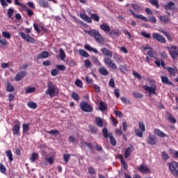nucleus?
<instances>
[{"label":"nucleus","mask_w":178,"mask_h":178,"mask_svg":"<svg viewBox=\"0 0 178 178\" xmlns=\"http://www.w3.org/2000/svg\"><path fill=\"white\" fill-rule=\"evenodd\" d=\"M45 161H47V162H48L49 163V165H52L54 163V162H55V160L51 156L46 157Z\"/></svg>","instance_id":"57"},{"label":"nucleus","mask_w":178,"mask_h":178,"mask_svg":"<svg viewBox=\"0 0 178 178\" xmlns=\"http://www.w3.org/2000/svg\"><path fill=\"white\" fill-rule=\"evenodd\" d=\"M99 110L100 111H106V109H108V106L106 104V103L105 102H100V103H99Z\"/></svg>","instance_id":"34"},{"label":"nucleus","mask_w":178,"mask_h":178,"mask_svg":"<svg viewBox=\"0 0 178 178\" xmlns=\"http://www.w3.org/2000/svg\"><path fill=\"white\" fill-rule=\"evenodd\" d=\"M0 172L1 173H6V167L2 163H0Z\"/></svg>","instance_id":"54"},{"label":"nucleus","mask_w":178,"mask_h":178,"mask_svg":"<svg viewBox=\"0 0 178 178\" xmlns=\"http://www.w3.org/2000/svg\"><path fill=\"white\" fill-rule=\"evenodd\" d=\"M29 124H22V131L24 134L27 133V131H29Z\"/></svg>","instance_id":"43"},{"label":"nucleus","mask_w":178,"mask_h":178,"mask_svg":"<svg viewBox=\"0 0 178 178\" xmlns=\"http://www.w3.org/2000/svg\"><path fill=\"white\" fill-rule=\"evenodd\" d=\"M140 34H141V35L145 37V38H151V34L146 33L145 31H141Z\"/></svg>","instance_id":"56"},{"label":"nucleus","mask_w":178,"mask_h":178,"mask_svg":"<svg viewBox=\"0 0 178 178\" xmlns=\"http://www.w3.org/2000/svg\"><path fill=\"white\" fill-rule=\"evenodd\" d=\"M19 35L22 38V40H24V41H26V42H29L30 44H35V39L24 33V32H20Z\"/></svg>","instance_id":"8"},{"label":"nucleus","mask_w":178,"mask_h":178,"mask_svg":"<svg viewBox=\"0 0 178 178\" xmlns=\"http://www.w3.org/2000/svg\"><path fill=\"white\" fill-rule=\"evenodd\" d=\"M120 160L121 165L123 166L124 170H127V169H129V166L127 165V163H126V161H124V159L122 155L120 156Z\"/></svg>","instance_id":"25"},{"label":"nucleus","mask_w":178,"mask_h":178,"mask_svg":"<svg viewBox=\"0 0 178 178\" xmlns=\"http://www.w3.org/2000/svg\"><path fill=\"white\" fill-rule=\"evenodd\" d=\"M149 2L152 5L155 6V8H156V9H159V2L158 1V0H149Z\"/></svg>","instance_id":"41"},{"label":"nucleus","mask_w":178,"mask_h":178,"mask_svg":"<svg viewBox=\"0 0 178 178\" xmlns=\"http://www.w3.org/2000/svg\"><path fill=\"white\" fill-rule=\"evenodd\" d=\"M88 173L90 174L91 175H95V168H92V167H89L88 168Z\"/></svg>","instance_id":"60"},{"label":"nucleus","mask_w":178,"mask_h":178,"mask_svg":"<svg viewBox=\"0 0 178 178\" xmlns=\"http://www.w3.org/2000/svg\"><path fill=\"white\" fill-rule=\"evenodd\" d=\"M167 70L170 73L171 76H176V72H177V69H175L173 67H168Z\"/></svg>","instance_id":"40"},{"label":"nucleus","mask_w":178,"mask_h":178,"mask_svg":"<svg viewBox=\"0 0 178 178\" xmlns=\"http://www.w3.org/2000/svg\"><path fill=\"white\" fill-rule=\"evenodd\" d=\"M135 134L136 136H137V137H140V138H143L144 137V131H143L142 130H140L138 129H135L134 130Z\"/></svg>","instance_id":"30"},{"label":"nucleus","mask_w":178,"mask_h":178,"mask_svg":"<svg viewBox=\"0 0 178 178\" xmlns=\"http://www.w3.org/2000/svg\"><path fill=\"white\" fill-rule=\"evenodd\" d=\"M147 55L150 58H154V59L156 58V57H155V51H153L152 49H151L149 51H147Z\"/></svg>","instance_id":"59"},{"label":"nucleus","mask_w":178,"mask_h":178,"mask_svg":"<svg viewBox=\"0 0 178 178\" xmlns=\"http://www.w3.org/2000/svg\"><path fill=\"white\" fill-rule=\"evenodd\" d=\"M161 81L163 84H166L167 86H173V83L169 80L168 76H161Z\"/></svg>","instance_id":"21"},{"label":"nucleus","mask_w":178,"mask_h":178,"mask_svg":"<svg viewBox=\"0 0 178 178\" xmlns=\"http://www.w3.org/2000/svg\"><path fill=\"white\" fill-rule=\"evenodd\" d=\"M154 134L161 138H164V137H168V135L163 131H161L159 129H154Z\"/></svg>","instance_id":"17"},{"label":"nucleus","mask_w":178,"mask_h":178,"mask_svg":"<svg viewBox=\"0 0 178 178\" xmlns=\"http://www.w3.org/2000/svg\"><path fill=\"white\" fill-rule=\"evenodd\" d=\"M131 152H133L131 147H127L124 152V158L127 159L129 156H130V154H131Z\"/></svg>","instance_id":"38"},{"label":"nucleus","mask_w":178,"mask_h":178,"mask_svg":"<svg viewBox=\"0 0 178 178\" xmlns=\"http://www.w3.org/2000/svg\"><path fill=\"white\" fill-rule=\"evenodd\" d=\"M164 9L165 10H171L173 11L175 9H176V5L175 4V2L173 1H169L166 3V5L164 6Z\"/></svg>","instance_id":"14"},{"label":"nucleus","mask_w":178,"mask_h":178,"mask_svg":"<svg viewBox=\"0 0 178 178\" xmlns=\"http://www.w3.org/2000/svg\"><path fill=\"white\" fill-rule=\"evenodd\" d=\"M81 145H83V147H88V148L89 149H92V143H88L84 140H82L81 142Z\"/></svg>","instance_id":"37"},{"label":"nucleus","mask_w":178,"mask_h":178,"mask_svg":"<svg viewBox=\"0 0 178 178\" xmlns=\"http://www.w3.org/2000/svg\"><path fill=\"white\" fill-rule=\"evenodd\" d=\"M17 124L13 127V134L14 136H20V122L16 120Z\"/></svg>","instance_id":"11"},{"label":"nucleus","mask_w":178,"mask_h":178,"mask_svg":"<svg viewBox=\"0 0 178 178\" xmlns=\"http://www.w3.org/2000/svg\"><path fill=\"white\" fill-rule=\"evenodd\" d=\"M47 134H51V136H58L59 134V131L57 129H54L47 131Z\"/></svg>","instance_id":"42"},{"label":"nucleus","mask_w":178,"mask_h":178,"mask_svg":"<svg viewBox=\"0 0 178 178\" xmlns=\"http://www.w3.org/2000/svg\"><path fill=\"white\" fill-rule=\"evenodd\" d=\"M13 10L12 8H8V13H7V16L8 19H12V16H13Z\"/></svg>","instance_id":"47"},{"label":"nucleus","mask_w":178,"mask_h":178,"mask_svg":"<svg viewBox=\"0 0 178 178\" xmlns=\"http://www.w3.org/2000/svg\"><path fill=\"white\" fill-rule=\"evenodd\" d=\"M45 94L49 95L51 98H54V97H56L57 94H59V89L52 82H48Z\"/></svg>","instance_id":"3"},{"label":"nucleus","mask_w":178,"mask_h":178,"mask_svg":"<svg viewBox=\"0 0 178 178\" xmlns=\"http://www.w3.org/2000/svg\"><path fill=\"white\" fill-rule=\"evenodd\" d=\"M170 54L172 59H176L178 57V54L176 51H170Z\"/></svg>","instance_id":"64"},{"label":"nucleus","mask_w":178,"mask_h":178,"mask_svg":"<svg viewBox=\"0 0 178 178\" xmlns=\"http://www.w3.org/2000/svg\"><path fill=\"white\" fill-rule=\"evenodd\" d=\"M100 29L101 30H102L103 31H104V33H111V27L109 26V25H108V24L106 23H103L102 24L100 25Z\"/></svg>","instance_id":"20"},{"label":"nucleus","mask_w":178,"mask_h":178,"mask_svg":"<svg viewBox=\"0 0 178 178\" xmlns=\"http://www.w3.org/2000/svg\"><path fill=\"white\" fill-rule=\"evenodd\" d=\"M2 35L4 37V38H8V40L10 39V33L9 32L3 31Z\"/></svg>","instance_id":"58"},{"label":"nucleus","mask_w":178,"mask_h":178,"mask_svg":"<svg viewBox=\"0 0 178 178\" xmlns=\"http://www.w3.org/2000/svg\"><path fill=\"white\" fill-rule=\"evenodd\" d=\"M89 129L92 134H97V129L94 125H89Z\"/></svg>","instance_id":"44"},{"label":"nucleus","mask_w":178,"mask_h":178,"mask_svg":"<svg viewBox=\"0 0 178 178\" xmlns=\"http://www.w3.org/2000/svg\"><path fill=\"white\" fill-rule=\"evenodd\" d=\"M79 17H81V19H82V20H83L86 23H92V20H95V22H99V19H101L99 16L96 13H91L90 17H88L87 14L80 13Z\"/></svg>","instance_id":"4"},{"label":"nucleus","mask_w":178,"mask_h":178,"mask_svg":"<svg viewBox=\"0 0 178 178\" xmlns=\"http://www.w3.org/2000/svg\"><path fill=\"white\" fill-rule=\"evenodd\" d=\"M56 67L58 70H61V72H65V70H66V66H65L63 65H56Z\"/></svg>","instance_id":"48"},{"label":"nucleus","mask_w":178,"mask_h":178,"mask_svg":"<svg viewBox=\"0 0 178 178\" xmlns=\"http://www.w3.org/2000/svg\"><path fill=\"white\" fill-rule=\"evenodd\" d=\"M102 133L104 138H109L110 140V143L113 145V147H115L117 142L116 139L113 137V134L112 133L109 132L108 133V129L104 128L102 129Z\"/></svg>","instance_id":"6"},{"label":"nucleus","mask_w":178,"mask_h":178,"mask_svg":"<svg viewBox=\"0 0 178 178\" xmlns=\"http://www.w3.org/2000/svg\"><path fill=\"white\" fill-rule=\"evenodd\" d=\"M144 90L149 92V94H156V86L153 85L152 87L145 86H143Z\"/></svg>","instance_id":"16"},{"label":"nucleus","mask_w":178,"mask_h":178,"mask_svg":"<svg viewBox=\"0 0 178 178\" xmlns=\"http://www.w3.org/2000/svg\"><path fill=\"white\" fill-rule=\"evenodd\" d=\"M86 81L88 83V84H93L94 83V80L90 76H86Z\"/></svg>","instance_id":"61"},{"label":"nucleus","mask_w":178,"mask_h":178,"mask_svg":"<svg viewBox=\"0 0 178 178\" xmlns=\"http://www.w3.org/2000/svg\"><path fill=\"white\" fill-rule=\"evenodd\" d=\"M80 108L83 112L87 113L92 112L93 111L92 106H91V105L84 101L80 103Z\"/></svg>","instance_id":"7"},{"label":"nucleus","mask_w":178,"mask_h":178,"mask_svg":"<svg viewBox=\"0 0 178 178\" xmlns=\"http://www.w3.org/2000/svg\"><path fill=\"white\" fill-rule=\"evenodd\" d=\"M108 34L111 38H118V37L120 35V31H119V29H115L114 31L111 30Z\"/></svg>","instance_id":"18"},{"label":"nucleus","mask_w":178,"mask_h":178,"mask_svg":"<svg viewBox=\"0 0 178 178\" xmlns=\"http://www.w3.org/2000/svg\"><path fill=\"white\" fill-rule=\"evenodd\" d=\"M131 8L134 10H136L137 12H141V10H143V7L138 3L131 4Z\"/></svg>","instance_id":"23"},{"label":"nucleus","mask_w":178,"mask_h":178,"mask_svg":"<svg viewBox=\"0 0 178 178\" xmlns=\"http://www.w3.org/2000/svg\"><path fill=\"white\" fill-rule=\"evenodd\" d=\"M38 3L42 8H48L49 3L45 0H39Z\"/></svg>","instance_id":"32"},{"label":"nucleus","mask_w":178,"mask_h":178,"mask_svg":"<svg viewBox=\"0 0 178 178\" xmlns=\"http://www.w3.org/2000/svg\"><path fill=\"white\" fill-rule=\"evenodd\" d=\"M22 9L25 10L26 12H27V15L30 17H31V16H33V15H34V12H33V10H31L30 8H28L26 6V8H22Z\"/></svg>","instance_id":"46"},{"label":"nucleus","mask_w":178,"mask_h":178,"mask_svg":"<svg viewBox=\"0 0 178 178\" xmlns=\"http://www.w3.org/2000/svg\"><path fill=\"white\" fill-rule=\"evenodd\" d=\"M168 169L174 177H178V162L172 161L168 163Z\"/></svg>","instance_id":"5"},{"label":"nucleus","mask_w":178,"mask_h":178,"mask_svg":"<svg viewBox=\"0 0 178 178\" xmlns=\"http://www.w3.org/2000/svg\"><path fill=\"white\" fill-rule=\"evenodd\" d=\"M38 159V153L33 152L31 154L30 161L31 162H35V161H37Z\"/></svg>","instance_id":"36"},{"label":"nucleus","mask_w":178,"mask_h":178,"mask_svg":"<svg viewBox=\"0 0 178 178\" xmlns=\"http://www.w3.org/2000/svg\"><path fill=\"white\" fill-rule=\"evenodd\" d=\"M133 95L136 97V98H143V95L141 93H138L137 92H133Z\"/></svg>","instance_id":"63"},{"label":"nucleus","mask_w":178,"mask_h":178,"mask_svg":"<svg viewBox=\"0 0 178 178\" xmlns=\"http://www.w3.org/2000/svg\"><path fill=\"white\" fill-rule=\"evenodd\" d=\"M166 115H168V120L170 122V123H173V124H175V123H176V118H175V117H173V115L169 112H167Z\"/></svg>","instance_id":"29"},{"label":"nucleus","mask_w":178,"mask_h":178,"mask_svg":"<svg viewBox=\"0 0 178 178\" xmlns=\"http://www.w3.org/2000/svg\"><path fill=\"white\" fill-rule=\"evenodd\" d=\"M6 155L8 159L9 162H13V154L11 150L6 151Z\"/></svg>","instance_id":"28"},{"label":"nucleus","mask_w":178,"mask_h":178,"mask_svg":"<svg viewBox=\"0 0 178 178\" xmlns=\"http://www.w3.org/2000/svg\"><path fill=\"white\" fill-rule=\"evenodd\" d=\"M96 124H97L98 127H104V120L102 118L97 117L95 119Z\"/></svg>","instance_id":"27"},{"label":"nucleus","mask_w":178,"mask_h":178,"mask_svg":"<svg viewBox=\"0 0 178 178\" xmlns=\"http://www.w3.org/2000/svg\"><path fill=\"white\" fill-rule=\"evenodd\" d=\"M99 72L102 76H108V74H109V72L106 67L99 68Z\"/></svg>","instance_id":"31"},{"label":"nucleus","mask_w":178,"mask_h":178,"mask_svg":"<svg viewBox=\"0 0 178 178\" xmlns=\"http://www.w3.org/2000/svg\"><path fill=\"white\" fill-rule=\"evenodd\" d=\"M63 159H64V162H65V163H67V162H69V161L70 160V154H64Z\"/></svg>","instance_id":"53"},{"label":"nucleus","mask_w":178,"mask_h":178,"mask_svg":"<svg viewBox=\"0 0 178 178\" xmlns=\"http://www.w3.org/2000/svg\"><path fill=\"white\" fill-rule=\"evenodd\" d=\"M60 54H59V58L60 60H63L64 59H66V53H65V51L63 49H60Z\"/></svg>","instance_id":"33"},{"label":"nucleus","mask_w":178,"mask_h":178,"mask_svg":"<svg viewBox=\"0 0 178 178\" xmlns=\"http://www.w3.org/2000/svg\"><path fill=\"white\" fill-rule=\"evenodd\" d=\"M159 19L161 22H163V23H165V24H168V23L170 22V17L168 15H161Z\"/></svg>","instance_id":"22"},{"label":"nucleus","mask_w":178,"mask_h":178,"mask_svg":"<svg viewBox=\"0 0 178 178\" xmlns=\"http://www.w3.org/2000/svg\"><path fill=\"white\" fill-rule=\"evenodd\" d=\"M72 97L73 99H74V101H80V96H79V94L76 92H72Z\"/></svg>","instance_id":"49"},{"label":"nucleus","mask_w":178,"mask_h":178,"mask_svg":"<svg viewBox=\"0 0 178 178\" xmlns=\"http://www.w3.org/2000/svg\"><path fill=\"white\" fill-rule=\"evenodd\" d=\"M129 10L130 13H131V15L134 16V17H136V19H140V20H143L144 22H149V19L147 18V17H144L143 15H137L131 9H129Z\"/></svg>","instance_id":"13"},{"label":"nucleus","mask_w":178,"mask_h":178,"mask_svg":"<svg viewBox=\"0 0 178 178\" xmlns=\"http://www.w3.org/2000/svg\"><path fill=\"white\" fill-rule=\"evenodd\" d=\"M75 86H76L77 87H79V88H83V81H81V80H80V79H77L75 81Z\"/></svg>","instance_id":"52"},{"label":"nucleus","mask_w":178,"mask_h":178,"mask_svg":"<svg viewBox=\"0 0 178 178\" xmlns=\"http://www.w3.org/2000/svg\"><path fill=\"white\" fill-rule=\"evenodd\" d=\"M86 34H88L90 37H94L95 40L101 45H104L105 44V38L102 37V35L99 33V31L97 29H90L89 31H85Z\"/></svg>","instance_id":"2"},{"label":"nucleus","mask_w":178,"mask_h":178,"mask_svg":"<svg viewBox=\"0 0 178 178\" xmlns=\"http://www.w3.org/2000/svg\"><path fill=\"white\" fill-rule=\"evenodd\" d=\"M108 86L111 87V88H115V79L113 78H111L108 82Z\"/></svg>","instance_id":"55"},{"label":"nucleus","mask_w":178,"mask_h":178,"mask_svg":"<svg viewBox=\"0 0 178 178\" xmlns=\"http://www.w3.org/2000/svg\"><path fill=\"white\" fill-rule=\"evenodd\" d=\"M138 170L144 175H147V173H149V172H151V170H149V168L144 164H141L139 167H138Z\"/></svg>","instance_id":"12"},{"label":"nucleus","mask_w":178,"mask_h":178,"mask_svg":"<svg viewBox=\"0 0 178 178\" xmlns=\"http://www.w3.org/2000/svg\"><path fill=\"white\" fill-rule=\"evenodd\" d=\"M152 38H154V40H156L159 42H161V44H165L166 42V39L165 38V37L158 33H152Z\"/></svg>","instance_id":"9"},{"label":"nucleus","mask_w":178,"mask_h":178,"mask_svg":"<svg viewBox=\"0 0 178 178\" xmlns=\"http://www.w3.org/2000/svg\"><path fill=\"white\" fill-rule=\"evenodd\" d=\"M101 51L103 55H105L106 56H108L104 58V62L105 65H106L110 67V69H113V70L118 69V65H116L115 62L112 60V56H113L112 51L108 50V49H106V47L101 49Z\"/></svg>","instance_id":"1"},{"label":"nucleus","mask_w":178,"mask_h":178,"mask_svg":"<svg viewBox=\"0 0 178 178\" xmlns=\"http://www.w3.org/2000/svg\"><path fill=\"white\" fill-rule=\"evenodd\" d=\"M6 88L8 92H13V91H15V87L10 82L7 83Z\"/></svg>","instance_id":"24"},{"label":"nucleus","mask_w":178,"mask_h":178,"mask_svg":"<svg viewBox=\"0 0 178 178\" xmlns=\"http://www.w3.org/2000/svg\"><path fill=\"white\" fill-rule=\"evenodd\" d=\"M15 4L17 5L18 6H20V8H22V9H26V5L19 2V0H15Z\"/></svg>","instance_id":"51"},{"label":"nucleus","mask_w":178,"mask_h":178,"mask_svg":"<svg viewBox=\"0 0 178 178\" xmlns=\"http://www.w3.org/2000/svg\"><path fill=\"white\" fill-rule=\"evenodd\" d=\"M157 143L156 136L150 134L147 138V144L149 145H156Z\"/></svg>","instance_id":"10"},{"label":"nucleus","mask_w":178,"mask_h":178,"mask_svg":"<svg viewBox=\"0 0 178 178\" xmlns=\"http://www.w3.org/2000/svg\"><path fill=\"white\" fill-rule=\"evenodd\" d=\"M162 158L164 159V161H168V159H169V154H168L166 152H163L162 153Z\"/></svg>","instance_id":"62"},{"label":"nucleus","mask_w":178,"mask_h":178,"mask_svg":"<svg viewBox=\"0 0 178 178\" xmlns=\"http://www.w3.org/2000/svg\"><path fill=\"white\" fill-rule=\"evenodd\" d=\"M79 51L81 56H83L84 58H88L90 56V54H88L84 49H79Z\"/></svg>","instance_id":"39"},{"label":"nucleus","mask_w":178,"mask_h":178,"mask_svg":"<svg viewBox=\"0 0 178 178\" xmlns=\"http://www.w3.org/2000/svg\"><path fill=\"white\" fill-rule=\"evenodd\" d=\"M138 124H139L140 130H141L142 131L145 132V124H144V122H139Z\"/></svg>","instance_id":"45"},{"label":"nucleus","mask_w":178,"mask_h":178,"mask_svg":"<svg viewBox=\"0 0 178 178\" xmlns=\"http://www.w3.org/2000/svg\"><path fill=\"white\" fill-rule=\"evenodd\" d=\"M49 57V52L47 51H42L39 55L37 56V59H47V58Z\"/></svg>","instance_id":"19"},{"label":"nucleus","mask_w":178,"mask_h":178,"mask_svg":"<svg viewBox=\"0 0 178 178\" xmlns=\"http://www.w3.org/2000/svg\"><path fill=\"white\" fill-rule=\"evenodd\" d=\"M27 76V72L26 71H21L17 74V75L15 77V81H20L22 79H24Z\"/></svg>","instance_id":"15"},{"label":"nucleus","mask_w":178,"mask_h":178,"mask_svg":"<svg viewBox=\"0 0 178 178\" xmlns=\"http://www.w3.org/2000/svg\"><path fill=\"white\" fill-rule=\"evenodd\" d=\"M170 155H172V158L174 159H178V151L175 150V149H169Z\"/></svg>","instance_id":"26"},{"label":"nucleus","mask_w":178,"mask_h":178,"mask_svg":"<svg viewBox=\"0 0 178 178\" xmlns=\"http://www.w3.org/2000/svg\"><path fill=\"white\" fill-rule=\"evenodd\" d=\"M27 106H29V108L31 109H37V103L34 102H29L27 103Z\"/></svg>","instance_id":"35"},{"label":"nucleus","mask_w":178,"mask_h":178,"mask_svg":"<svg viewBox=\"0 0 178 178\" xmlns=\"http://www.w3.org/2000/svg\"><path fill=\"white\" fill-rule=\"evenodd\" d=\"M35 91V88L28 87L26 89V94H31V92H34Z\"/></svg>","instance_id":"50"}]
</instances>
